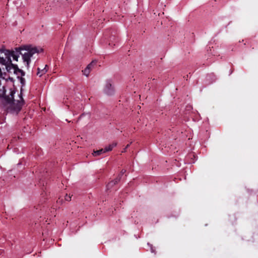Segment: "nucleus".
<instances>
[{
  "instance_id": "nucleus-1",
  "label": "nucleus",
  "mask_w": 258,
  "mask_h": 258,
  "mask_svg": "<svg viewBox=\"0 0 258 258\" xmlns=\"http://www.w3.org/2000/svg\"><path fill=\"white\" fill-rule=\"evenodd\" d=\"M42 50L41 48L32 46L31 45H26L15 50H10L5 48L0 49V97L6 95L5 86L1 84V79H4L6 73H14L16 76H25V73L19 69L18 65L12 63L11 57L13 60L18 61L20 55L21 54L23 61L26 62V67L28 69L31 62V57L35 54L39 53Z\"/></svg>"
},
{
  "instance_id": "nucleus-2",
  "label": "nucleus",
  "mask_w": 258,
  "mask_h": 258,
  "mask_svg": "<svg viewBox=\"0 0 258 258\" xmlns=\"http://www.w3.org/2000/svg\"><path fill=\"white\" fill-rule=\"evenodd\" d=\"M17 76V78L19 79L20 82L22 85L20 93L19 95L20 100H15L14 99V95L16 93V90L14 87L10 88L9 94H7L6 93V95L4 96L0 97V98H3L7 103L10 104V106L8 108L9 111L12 113L16 114H18V112H20L25 103L24 100L22 97L23 90L22 87L25 85V79L23 78L24 76L19 75V77L18 76ZM5 89L6 90L5 87ZM6 92L7 91H6Z\"/></svg>"
},
{
  "instance_id": "nucleus-3",
  "label": "nucleus",
  "mask_w": 258,
  "mask_h": 258,
  "mask_svg": "<svg viewBox=\"0 0 258 258\" xmlns=\"http://www.w3.org/2000/svg\"><path fill=\"white\" fill-rule=\"evenodd\" d=\"M103 92L108 96H112L114 94L115 89L111 80H106L103 89Z\"/></svg>"
},
{
  "instance_id": "nucleus-4",
  "label": "nucleus",
  "mask_w": 258,
  "mask_h": 258,
  "mask_svg": "<svg viewBox=\"0 0 258 258\" xmlns=\"http://www.w3.org/2000/svg\"><path fill=\"white\" fill-rule=\"evenodd\" d=\"M120 180V177H117L114 180L109 182L107 185V188L109 189L112 188L115 184H117Z\"/></svg>"
},
{
  "instance_id": "nucleus-5",
  "label": "nucleus",
  "mask_w": 258,
  "mask_h": 258,
  "mask_svg": "<svg viewBox=\"0 0 258 258\" xmlns=\"http://www.w3.org/2000/svg\"><path fill=\"white\" fill-rule=\"evenodd\" d=\"M48 66L45 65L44 68L41 69L40 68H37V75L39 77H41L43 75L45 74L48 71Z\"/></svg>"
},
{
  "instance_id": "nucleus-6",
  "label": "nucleus",
  "mask_w": 258,
  "mask_h": 258,
  "mask_svg": "<svg viewBox=\"0 0 258 258\" xmlns=\"http://www.w3.org/2000/svg\"><path fill=\"white\" fill-rule=\"evenodd\" d=\"M105 153V151L104 150V149H100L99 150L94 151L93 153H92V155H93V156H94L95 157H96V156H100L102 154Z\"/></svg>"
},
{
  "instance_id": "nucleus-7",
  "label": "nucleus",
  "mask_w": 258,
  "mask_h": 258,
  "mask_svg": "<svg viewBox=\"0 0 258 258\" xmlns=\"http://www.w3.org/2000/svg\"><path fill=\"white\" fill-rule=\"evenodd\" d=\"M116 146V143H113V144H110L109 146L106 147L105 148H104V150L105 153L107 152L110 151Z\"/></svg>"
},
{
  "instance_id": "nucleus-8",
  "label": "nucleus",
  "mask_w": 258,
  "mask_h": 258,
  "mask_svg": "<svg viewBox=\"0 0 258 258\" xmlns=\"http://www.w3.org/2000/svg\"><path fill=\"white\" fill-rule=\"evenodd\" d=\"M83 72L84 75L87 77L90 73V70L89 69L86 68Z\"/></svg>"
},
{
  "instance_id": "nucleus-9",
  "label": "nucleus",
  "mask_w": 258,
  "mask_h": 258,
  "mask_svg": "<svg viewBox=\"0 0 258 258\" xmlns=\"http://www.w3.org/2000/svg\"><path fill=\"white\" fill-rule=\"evenodd\" d=\"M96 62L93 61L90 64H89L86 68L89 69L90 70H91V69L93 67L94 64Z\"/></svg>"
},
{
  "instance_id": "nucleus-10",
  "label": "nucleus",
  "mask_w": 258,
  "mask_h": 258,
  "mask_svg": "<svg viewBox=\"0 0 258 258\" xmlns=\"http://www.w3.org/2000/svg\"><path fill=\"white\" fill-rule=\"evenodd\" d=\"M65 200L67 201H70L71 200V197L70 196H68L66 195L65 197Z\"/></svg>"
},
{
  "instance_id": "nucleus-11",
  "label": "nucleus",
  "mask_w": 258,
  "mask_h": 258,
  "mask_svg": "<svg viewBox=\"0 0 258 258\" xmlns=\"http://www.w3.org/2000/svg\"><path fill=\"white\" fill-rule=\"evenodd\" d=\"M125 170H123L122 169L121 172H120V173L118 175L117 177H119L120 176V177H121V176L125 172Z\"/></svg>"
},
{
  "instance_id": "nucleus-12",
  "label": "nucleus",
  "mask_w": 258,
  "mask_h": 258,
  "mask_svg": "<svg viewBox=\"0 0 258 258\" xmlns=\"http://www.w3.org/2000/svg\"><path fill=\"white\" fill-rule=\"evenodd\" d=\"M130 144H128L126 145V147H125V149H127V148H128V147L130 146Z\"/></svg>"
},
{
  "instance_id": "nucleus-13",
  "label": "nucleus",
  "mask_w": 258,
  "mask_h": 258,
  "mask_svg": "<svg viewBox=\"0 0 258 258\" xmlns=\"http://www.w3.org/2000/svg\"><path fill=\"white\" fill-rule=\"evenodd\" d=\"M126 149H125V148L123 149V152H125Z\"/></svg>"
},
{
  "instance_id": "nucleus-14",
  "label": "nucleus",
  "mask_w": 258,
  "mask_h": 258,
  "mask_svg": "<svg viewBox=\"0 0 258 258\" xmlns=\"http://www.w3.org/2000/svg\"><path fill=\"white\" fill-rule=\"evenodd\" d=\"M9 79L11 80H13V78H9Z\"/></svg>"
}]
</instances>
